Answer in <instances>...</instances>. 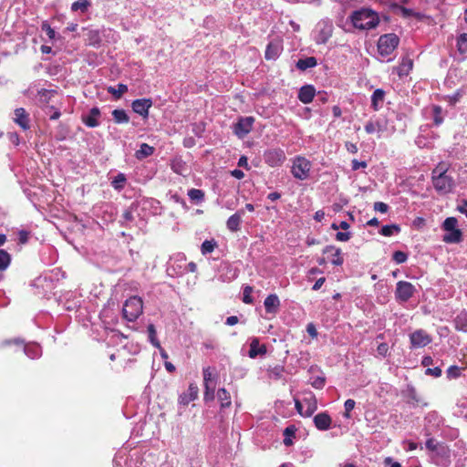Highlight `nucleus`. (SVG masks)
Wrapping results in <instances>:
<instances>
[{"instance_id": "obj_1", "label": "nucleus", "mask_w": 467, "mask_h": 467, "mask_svg": "<svg viewBox=\"0 0 467 467\" xmlns=\"http://www.w3.org/2000/svg\"><path fill=\"white\" fill-rule=\"evenodd\" d=\"M353 26L359 30L375 28L379 23L378 13L369 8H361L354 11L350 16Z\"/></svg>"}, {"instance_id": "obj_2", "label": "nucleus", "mask_w": 467, "mask_h": 467, "mask_svg": "<svg viewBox=\"0 0 467 467\" xmlns=\"http://www.w3.org/2000/svg\"><path fill=\"white\" fill-rule=\"evenodd\" d=\"M431 181L435 191L441 195L452 192L455 185L453 178L448 174L447 169L442 163L432 170Z\"/></svg>"}, {"instance_id": "obj_3", "label": "nucleus", "mask_w": 467, "mask_h": 467, "mask_svg": "<svg viewBox=\"0 0 467 467\" xmlns=\"http://www.w3.org/2000/svg\"><path fill=\"white\" fill-rule=\"evenodd\" d=\"M312 163L306 157L297 155L292 159L291 174L298 181H306L310 176Z\"/></svg>"}, {"instance_id": "obj_4", "label": "nucleus", "mask_w": 467, "mask_h": 467, "mask_svg": "<svg viewBox=\"0 0 467 467\" xmlns=\"http://www.w3.org/2000/svg\"><path fill=\"white\" fill-rule=\"evenodd\" d=\"M333 22L328 19H321L315 26L312 36L317 45L326 44L333 33Z\"/></svg>"}, {"instance_id": "obj_5", "label": "nucleus", "mask_w": 467, "mask_h": 467, "mask_svg": "<svg viewBox=\"0 0 467 467\" xmlns=\"http://www.w3.org/2000/svg\"><path fill=\"white\" fill-rule=\"evenodd\" d=\"M137 209L141 217L159 215L162 212L161 202L153 198H141L137 202Z\"/></svg>"}, {"instance_id": "obj_6", "label": "nucleus", "mask_w": 467, "mask_h": 467, "mask_svg": "<svg viewBox=\"0 0 467 467\" xmlns=\"http://www.w3.org/2000/svg\"><path fill=\"white\" fill-rule=\"evenodd\" d=\"M143 303L140 297L131 296L128 298L123 306V317L128 321H135L142 313Z\"/></svg>"}, {"instance_id": "obj_7", "label": "nucleus", "mask_w": 467, "mask_h": 467, "mask_svg": "<svg viewBox=\"0 0 467 467\" xmlns=\"http://www.w3.org/2000/svg\"><path fill=\"white\" fill-rule=\"evenodd\" d=\"M400 42V39L395 34H386L379 37L378 41V51L379 54L387 57L396 49Z\"/></svg>"}, {"instance_id": "obj_8", "label": "nucleus", "mask_w": 467, "mask_h": 467, "mask_svg": "<svg viewBox=\"0 0 467 467\" xmlns=\"http://www.w3.org/2000/svg\"><path fill=\"white\" fill-rule=\"evenodd\" d=\"M265 162L272 167H280L286 160L285 150L281 148H270L264 152Z\"/></svg>"}, {"instance_id": "obj_9", "label": "nucleus", "mask_w": 467, "mask_h": 467, "mask_svg": "<svg viewBox=\"0 0 467 467\" xmlns=\"http://www.w3.org/2000/svg\"><path fill=\"white\" fill-rule=\"evenodd\" d=\"M416 293V287L410 282L399 281L396 284L395 298L399 303L408 302Z\"/></svg>"}, {"instance_id": "obj_10", "label": "nucleus", "mask_w": 467, "mask_h": 467, "mask_svg": "<svg viewBox=\"0 0 467 467\" xmlns=\"http://www.w3.org/2000/svg\"><path fill=\"white\" fill-rule=\"evenodd\" d=\"M283 51V40L279 37L271 39L265 49V57L266 60H276Z\"/></svg>"}, {"instance_id": "obj_11", "label": "nucleus", "mask_w": 467, "mask_h": 467, "mask_svg": "<svg viewBox=\"0 0 467 467\" xmlns=\"http://www.w3.org/2000/svg\"><path fill=\"white\" fill-rule=\"evenodd\" d=\"M254 122V118L251 116L239 118L234 127V134L239 138H244L252 130Z\"/></svg>"}, {"instance_id": "obj_12", "label": "nucleus", "mask_w": 467, "mask_h": 467, "mask_svg": "<svg viewBox=\"0 0 467 467\" xmlns=\"http://www.w3.org/2000/svg\"><path fill=\"white\" fill-rule=\"evenodd\" d=\"M411 348H424L431 342V337L423 329H418L410 335Z\"/></svg>"}, {"instance_id": "obj_13", "label": "nucleus", "mask_w": 467, "mask_h": 467, "mask_svg": "<svg viewBox=\"0 0 467 467\" xmlns=\"http://www.w3.org/2000/svg\"><path fill=\"white\" fill-rule=\"evenodd\" d=\"M152 106V100L150 99H137L132 101V110L141 116L143 119L149 117V110Z\"/></svg>"}, {"instance_id": "obj_14", "label": "nucleus", "mask_w": 467, "mask_h": 467, "mask_svg": "<svg viewBox=\"0 0 467 467\" xmlns=\"http://www.w3.org/2000/svg\"><path fill=\"white\" fill-rule=\"evenodd\" d=\"M323 254H327L329 262L335 266H341L344 264V257L340 248L334 245H327Z\"/></svg>"}, {"instance_id": "obj_15", "label": "nucleus", "mask_w": 467, "mask_h": 467, "mask_svg": "<svg viewBox=\"0 0 467 467\" xmlns=\"http://www.w3.org/2000/svg\"><path fill=\"white\" fill-rule=\"evenodd\" d=\"M301 401L303 402V405L306 406L304 411L305 417H311L317 410V401L315 394L312 391L304 392V397Z\"/></svg>"}, {"instance_id": "obj_16", "label": "nucleus", "mask_w": 467, "mask_h": 467, "mask_svg": "<svg viewBox=\"0 0 467 467\" xmlns=\"http://www.w3.org/2000/svg\"><path fill=\"white\" fill-rule=\"evenodd\" d=\"M280 306V299L276 294L268 295L264 301L265 312L273 316H275L278 313Z\"/></svg>"}, {"instance_id": "obj_17", "label": "nucleus", "mask_w": 467, "mask_h": 467, "mask_svg": "<svg viewBox=\"0 0 467 467\" xmlns=\"http://www.w3.org/2000/svg\"><path fill=\"white\" fill-rule=\"evenodd\" d=\"M421 365L426 368L425 375L431 376L433 378H439L441 376V368L440 366H434V360L431 356L423 357Z\"/></svg>"}, {"instance_id": "obj_18", "label": "nucleus", "mask_w": 467, "mask_h": 467, "mask_svg": "<svg viewBox=\"0 0 467 467\" xmlns=\"http://www.w3.org/2000/svg\"><path fill=\"white\" fill-rule=\"evenodd\" d=\"M316 428L319 431H327L332 424V419L327 412H320L313 419Z\"/></svg>"}, {"instance_id": "obj_19", "label": "nucleus", "mask_w": 467, "mask_h": 467, "mask_svg": "<svg viewBox=\"0 0 467 467\" xmlns=\"http://www.w3.org/2000/svg\"><path fill=\"white\" fill-rule=\"evenodd\" d=\"M99 109L98 107H93L87 115L82 116V121L88 128H96L99 126Z\"/></svg>"}, {"instance_id": "obj_20", "label": "nucleus", "mask_w": 467, "mask_h": 467, "mask_svg": "<svg viewBox=\"0 0 467 467\" xmlns=\"http://www.w3.org/2000/svg\"><path fill=\"white\" fill-rule=\"evenodd\" d=\"M14 121L24 130H27L30 128L29 115L24 108H18L15 110Z\"/></svg>"}, {"instance_id": "obj_21", "label": "nucleus", "mask_w": 467, "mask_h": 467, "mask_svg": "<svg viewBox=\"0 0 467 467\" xmlns=\"http://www.w3.org/2000/svg\"><path fill=\"white\" fill-rule=\"evenodd\" d=\"M316 95V89L312 85H305L301 87L298 92V99L304 104H309L313 101Z\"/></svg>"}, {"instance_id": "obj_22", "label": "nucleus", "mask_w": 467, "mask_h": 467, "mask_svg": "<svg viewBox=\"0 0 467 467\" xmlns=\"http://www.w3.org/2000/svg\"><path fill=\"white\" fill-rule=\"evenodd\" d=\"M413 67V61L409 57H402L399 66L395 68L400 78L407 77Z\"/></svg>"}, {"instance_id": "obj_23", "label": "nucleus", "mask_w": 467, "mask_h": 467, "mask_svg": "<svg viewBox=\"0 0 467 467\" xmlns=\"http://www.w3.org/2000/svg\"><path fill=\"white\" fill-rule=\"evenodd\" d=\"M265 353V345H261L257 337H253L250 342V349L248 352L249 358H255L258 356H264Z\"/></svg>"}, {"instance_id": "obj_24", "label": "nucleus", "mask_w": 467, "mask_h": 467, "mask_svg": "<svg viewBox=\"0 0 467 467\" xmlns=\"http://www.w3.org/2000/svg\"><path fill=\"white\" fill-rule=\"evenodd\" d=\"M386 92L382 88H377L371 95V108L378 111L379 110L384 103Z\"/></svg>"}, {"instance_id": "obj_25", "label": "nucleus", "mask_w": 467, "mask_h": 467, "mask_svg": "<svg viewBox=\"0 0 467 467\" xmlns=\"http://www.w3.org/2000/svg\"><path fill=\"white\" fill-rule=\"evenodd\" d=\"M243 214L244 211H238L228 218L226 226L231 232H237L240 230Z\"/></svg>"}, {"instance_id": "obj_26", "label": "nucleus", "mask_w": 467, "mask_h": 467, "mask_svg": "<svg viewBox=\"0 0 467 467\" xmlns=\"http://www.w3.org/2000/svg\"><path fill=\"white\" fill-rule=\"evenodd\" d=\"M373 121L376 124L379 133H383V132L393 133L395 131V128L393 126L389 125L388 119H386L385 117L379 116L375 119H373Z\"/></svg>"}, {"instance_id": "obj_27", "label": "nucleus", "mask_w": 467, "mask_h": 467, "mask_svg": "<svg viewBox=\"0 0 467 467\" xmlns=\"http://www.w3.org/2000/svg\"><path fill=\"white\" fill-rule=\"evenodd\" d=\"M24 352L28 358L32 359L38 358L42 356V348L38 344L36 343L25 345Z\"/></svg>"}, {"instance_id": "obj_28", "label": "nucleus", "mask_w": 467, "mask_h": 467, "mask_svg": "<svg viewBox=\"0 0 467 467\" xmlns=\"http://www.w3.org/2000/svg\"><path fill=\"white\" fill-rule=\"evenodd\" d=\"M202 376H203L204 386L216 385L217 374L215 372L214 368H213V367L204 368L202 369Z\"/></svg>"}, {"instance_id": "obj_29", "label": "nucleus", "mask_w": 467, "mask_h": 467, "mask_svg": "<svg viewBox=\"0 0 467 467\" xmlns=\"http://www.w3.org/2000/svg\"><path fill=\"white\" fill-rule=\"evenodd\" d=\"M216 398L220 401L221 409L229 408L232 404L231 395L224 388L217 390Z\"/></svg>"}, {"instance_id": "obj_30", "label": "nucleus", "mask_w": 467, "mask_h": 467, "mask_svg": "<svg viewBox=\"0 0 467 467\" xmlns=\"http://www.w3.org/2000/svg\"><path fill=\"white\" fill-rule=\"evenodd\" d=\"M455 329L462 332H467V311H461L454 318Z\"/></svg>"}, {"instance_id": "obj_31", "label": "nucleus", "mask_w": 467, "mask_h": 467, "mask_svg": "<svg viewBox=\"0 0 467 467\" xmlns=\"http://www.w3.org/2000/svg\"><path fill=\"white\" fill-rule=\"evenodd\" d=\"M462 231L460 229L458 230H452L448 231L442 237V241L446 244H458L462 241Z\"/></svg>"}, {"instance_id": "obj_32", "label": "nucleus", "mask_w": 467, "mask_h": 467, "mask_svg": "<svg viewBox=\"0 0 467 467\" xmlns=\"http://www.w3.org/2000/svg\"><path fill=\"white\" fill-rule=\"evenodd\" d=\"M317 65V58L314 57H307L306 58H301L296 62V67L301 70L305 71L308 68L315 67Z\"/></svg>"}, {"instance_id": "obj_33", "label": "nucleus", "mask_w": 467, "mask_h": 467, "mask_svg": "<svg viewBox=\"0 0 467 467\" xmlns=\"http://www.w3.org/2000/svg\"><path fill=\"white\" fill-rule=\"evenodd\" d=\"M187 195L192 202L195 204L202 203L204 201L205 193L202 190L199 189H190L187 192Z\"/></svg>"}, {"instance_id": "obj_34", "label": "nucleus", "mask_w": 467, "mask_h": 467, "mask_svg": "<svg viewBox=\"0 0 467 467\" xmlns=\"http://www.w3.org/2000/svg\"><path fill=\"white\" fill-rule=\"evenodd\" d=\"M154 152V148L147 143H141L140 149L135 152V157L138 160H143L151 156Z\"/></svg>"}, {"instance_id": "obj_35", "label": "nucleus", "mask_w": 467, "mask_h": 467, "mask_svg": "<svg viewBox=\"0 0 467 467\" xmlns=\"http://www.w3.org/2000/svg\"><path fill=\"white\" fill-rule=\"evenodd\" d=\"M91 5V2L89 0H77L71 5L72 12H80L81 14H85Z\"/></svg>"}, {"instance_id": "obj_36", "label": "nucleus", "mask_w": 467, "mask_h": 467, "mask_svg": "<svg viewBox=\"0 0 467 467\" xmlns=\"http://www.w3.org/2000/svg\"><path fill=\"white\" fill-rule=\"evenodd\" d=\"M112 117L117 124H124L130 121V117L122 109H117L112 111Z\"/></svg>"}, {"instance_id": "obj_37", "label": "nucleus", "mask_w": 467, "mask_h": 467, "mask_svg": "<svg viewBox=\"0 0 467 467\" xmlns=\"http://www.w3.org/2000/svg\"><path fill=\"white\" fill-rule=\"evenodd\" d=\"M107 90L115 99H120L122 95L128 91V86L123 83H119L116 87H109Z\"/></svg>"}, {"instance_id": "obj_38", "label": "nucleus", "mask_w": 467, "mask_h": 467, "mask_svg": "<svg viewBox=\"0 0 467 467\" xmlns=\"http://www.w3.org/2000/svg\"><path fill=\"white\" fill-rule=\"evenodd\" d=\"M126 182H127L126 175L122 172H119L111 181V186L115 190L120 192L125 188Z\"/></svg>"}, {"instance_id": "obj_39", "label": "nucleus", "mask_w": 467, "mask_h": 467, "mask_svg": "<svg viewBox=\"0 0 467 467\" xmlns=\"http://www.w3.org/2000/svg\"><path fill=\"white\" fill-rule=\"evenodd\" d=\"M400 232V227L398 224H388L382 226L379 234L384 236H392L398 234Z\"/></svg>"}, {"instance_id": "obj_40", "label": "nucleus", "mask_w": 467, "mask_h": 467, "mask_svg": "<svg viewBox=\"0 0 467 467\" xmlns=\"http://www.w3.org/2000/svg\"><path fill=\"white\" fill-rule=\"evenodd\" d=\"M147 332H148L149 341L152 344V346H154L155 348H161V344H160V341L157 338V332H156L154 325L150 324L148 326V327H147Z\"/></svg>"}, {"instance_id": "obj_41", "label": "nucleus", "mask_w": 467, "mask_h": 467, "mask_svg": "<svg viewBox=\"0 0 467 467\" xmlns=\"http://www.w3.org/2000/svg\"><path fill=\"white\" fill-rule=\"evenodd\" d=\"M457 416L462 417L467 420V400L462 399L457 402L456 410L454 412Z\"/></svg>"}, {"instance_id": "obj_42", "label": "nucleus", "mask_w": 467, "mask_h": 467, "mask_svg": "<svg viewBox=\"0 0 467 467\" xmlns=\"http://www.w3.org/2000/svg\"><path fill=\"white\" fill-rule=\"evenodd\" d=\"M267 372H268V376L270 379L278 380L283 377L284 372H285V368L283 366L276 365L273 368H270L267 370Z\"/></svg>"}, {"instance_id": "obj_43", "label": "nucleus", "mask_w": 467, "mask_h": 467, "mask_svg": "<svg viewBox=\"0 0 467 467\" xmlns=\"http://www.w3.org/2000/svg\"><path fill=\"white\" fill-rule=\"evenodd\" d=\"M405 396L410 403H412L413 405L420 403V399L414 387L408 386L405 391Z\"/></svg>"}, {"instance_id": "obj_44", "label": "nucleus", "mask_w": 467, "mask_h": 467, "mask_svg": "<svg viewBox=\"0 0 467 467\" xmlns=\"http://www.w3.org/2000/svg\"><path fill=\"white\" fill-rule=\"evenodd\" d=\"M11 263V255L4 249H0V271H5Z\"/></svg>"}, {"instance_id": "obj_45", "label": "nucleus", "mask_w": 467, "mask_h": 467, "mask_svg": "<svg viewBox=\"0 0 467 467\" xmlns=\"http://www.w3.org/2000/svg\"><path fill=\"white\" fill-rule=\"evenodd\" d=\"M216 245L217 244L213 239L205 240L201 245V252L203 255L211 254L214 250Z\"/></svg>"}, {"instance_id": "obj_46", "label": "nucleus", "mask_w": 467, "mask_h": 467, "mask_svg": "<svg viewBox=\"0 0 467 467\" xmlns=\"http://www.w3.org/2000/svg\"><path fill=\"white\" fill-rule=\"evenodd\" d=\"M457 47L461 54H467V34H461L457 38Z\"/></svg>"}, {"instance_id": "obj_47", "label": "nucleus", "mask_w": 467, "mask_h": 467, "mask_svg": "<svg viewBox=\"0 0 467 467\" xmlns=\"http://www.w3.org/2000/svg\"><path fill=\"white\" fill-rule=\"evenodd\" d=\"M457 223H458V221L455 217H448L444 220V222L442 223V228L446 232L452 231V230L453 231L458 230Z\"/></svg>"}, {"instance_id": "obj_48", "label": "nucleus", "mask_w": 467, "mask_h": 467, "mask_svg": "<svg viewBox=\"0 0 467 467\" xmlns=\"http://www.w3.org/2000/svg\"><path fill=\"white\" fill-rule=\"evenodd\" d=\"M41 29L43 32L47 34L50 40H56L58 37L56 31L50 26V25L47 21H44L41 24Z\"/></svg>"}, {"instance_id": "obj_49", "label": "nucleus", "mask_w": 467, "mask_h": 467, "mask_svg": "<svg viewBox=\"0 0 467 467\" xmlns=\"http://www.w3.org/2000/svg\"><path fill=\"white\" fill-rule=\"evenodd\" d=\"M216 385L204 386L203 399L205 401H212L215 398Z\"/></svg>"}, {"instance_id": "obj_50", "label": "nucleus", "mask_w": 467, "mask_h": 467, "mask_svg": "<svg viewBox=\"0 0 467 467\" xmlns=\"http://www.w3.org/2000/svg\"><path fill=\"white\" fill-rule=\"evenodd\" d=\"M325 383H326V378L324 376L313 377L310 379V384L312 385L313 388H315L317 389H323L325 386Z\"/></svg>"}, {"instance_id": "obj_51", "label": "nucleus", "mask_w": 467, "mask_h": 467, "mask_svg": "<svg viewBox=\"0 0 467 467\" xmlns=\"http://www.w3.org/2000/svg\"><path fill=\"white\" fill-rule=\"evenodd\" d=\"M356 401L352 399H348L344 403L345 412L343 414L344 418L350 419V411L355 408Z\"/></svg>"}, {"instance_id": "obj_52", "label": "nucleus", "mask_w": 467, "mask_h": 467, "mask_svg": "<svg viewBox=\"0 0 467 467\" xmlns=\"http://www.w3.org/2000/svg\"><path fill=\"white\" fill-rule=\"evenodd\" d=\"M408 254L402 251H396L392 254V260L397 264H403L407 261Z\"/></svg>"}, {"instance_id": "obj_53", "label": "nucleus", "mask_w": 467, "mask_h": 467, "mask_svg": "<svg viewBox=\"0 0 467 467\" xmlns=\"http://www.w3.org/2000/svg\"><path fill=\"white\" fill-rule=\"evenodd\" d=\"M433 121L436 126H439L443 122V118L441 116V108L439 106H435L433 108Z\"/></svg>"}, {"instance_id": "obj_54", "label": "nucleus", "mask_w": 467, "mask_h": 467, "mask_svg": "<svg viewBox=\"0 0 467 467\" xmlns=\"http://www.w3.org/2000/svg\"><path fill=\"white\" fill-rule=\"evenodd\" d=\"M446 375L450 379H456L461 375V368L458 366H451L448 368Z\"/></svg>"}, {"instance_id": "obj_55", "label": "nucleus", "mask_w": 467, "mask_h": 467, "mask_svg": "<svg viewBox=\"0 0 467 467\" xmlns=\"http://www.w3.org/2000/svg\"><path fill=\"white\" fill-rule=\"evenodd\" d=\"M253 292V287L250 285H246L244 288V296H243V302L245 304H253L254 299L251 296V294Z\"/></svg>"}, {"instance_id": "obj_56", "label": "nucleus", "mask_w": 467, "mask_h": 467, "mask_svg": "<svg viewBox=\"0 0 467 467\" xmlns=\"http://www.w3.org/2000/svg\"><path fill=\"white\" fill-rule=\"evenodd\" d=\"M89 45L98 47L100 43V37L98 31H90L88 36Z\"/></svg>"}, {"instance_id": "obj_57", "label": "nucleus", "mask_w": 467, "mask_h": 467, "mask_svg": "<svg viewBox=\"0 0 467 467\" xmlns=\"http://www.w3.org/2000/svg\"><path fill=\"white\" fill-rule=\"evenodd\" d=\"M426 448L428 451H437V447H438V442L435 439L433 438H429L424 445H423V448Z\"/></svg>"}, {"instance_id": "obj_58", "label": "nucleus", "mask_w": 467, "mask_h": 467, "mask_svg": "<svg viewBox=\"0 0 467 467\" xmlns=\"http://www.w3.org/2000/svg\"><path fill=\"white\" fill-rule=\"evenodd\" d=\"M53 94H54L53 90H48V89H45V88H42L38 91V96L40 97V100L45 101V102H47L51 99Z\"/></svg>"}, {"instance_id": "obj_59", "label": "nucleus", "mask_w": 467, "mask_h": 467, "mask_svg": "<svg viewBox=\"0 0 467 467\" xmlns=\"http://www.w3.org/2000/svg\"><path fill=\"white\" fill-rule=\"evenodd\" d=\"M365 129V131L368 133V134H373L375 132H378V129L376 127V124L375 122L373 121V119H370L369 121H368L364 127Z\"/></svg>"}, {"instance_id": "obj_60", "label": "nucleus", "mask_w": 467, "mask_h": 467, "mask_svg": "<svg viewBox=\"0 0 467 467\" xmlns=\"http://www.w3.org/2000/svg\"><path fill=\"white\" fill-rule=\"evenodd\" d=\"M374 210L376 212H379L381 213H385L389 210V205L387 203H385V202H376L374 203Z\"/></svg>"}, {"instance_id": "obj_61", "label": "nucleus", "mask_w": 467, "mask_h": 467, "mask_svg": "<svg viewBox=\"0 0 467 467\" xmlns=\"http://www.w3.org/2000/svg\"><path fill=\"white\" fill-rule=\"evenodd\" d=\"M426 420L429 421V422H435L437 425H439L441 422V418L439 416L438 413L436 412H430L427 417H426Z\"/></svg>"}, {"instance_id": "obj_62", "label": "nucleus", "mask_w": 467, "mask_h": 467, "mask_svg": "<svg viewBox=\"0 0 467 467\" xmlns=\"http://www.w3.org/2000/svg\"><path fill=\"white\" fill-rule=\"evenodd\" d=\"M368 166L367 162L364 161L352 160L351 161V169L353 171H358L360 168H366Z\"/></svg>"}, {"instance_id": "obj_63", "label": "nucleus", "mask_w": 467, "mask_h": 467, "mask_svg": "<svg viewBox=\"0 0 467 467\" xmlns=\"http://www.w3.org/2000/svg\"><path fill=\"white\" fill-rule=\"evenodd\" d=\"M351 234L349 232H337L336 239L339 242H347L350 239Z\"/></svg>"}, {"instance_id": "obj_64", "label": "nucleus", "mask_w": 467, "mask_h": 467, "mask_svg": "<svg viewBox=\"0 0 467 467\" xmlns=\"http://www.w3.org/2000/svg\"><path fill=\"white\" fill-rule=\"evenodd\" d=\"M294 401H295V407H296L297 412L301 416L305 417V414H304L305 410H304L303 402L300 400L296 399V398H294Z\"/></svg>"}]
</instances>
